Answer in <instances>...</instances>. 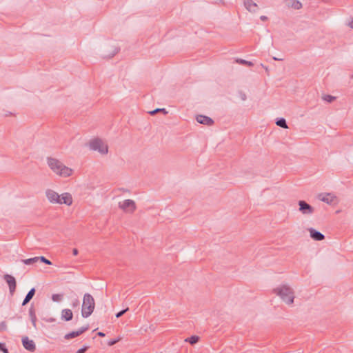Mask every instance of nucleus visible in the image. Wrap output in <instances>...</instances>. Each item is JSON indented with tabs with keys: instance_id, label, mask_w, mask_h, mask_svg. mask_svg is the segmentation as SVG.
Instances as JSON below:
<instances>
[{
	"instance_id": "nucleus-1",
	"label": "nucleus",
	"mask_w": 353,
	"mask_h": 353,
	"mask_svg": "<svg viewBox=\"0 0 353 353\" xmlns=\"http://www.w3.org/2000/svg\"><path fill=\"white\" fill-rule=\"evenodd\" d=\"M47 163L50 168L60 176L68 177L72 173L71 168L65 166L62 162L55 158L48 157Z\"/></svg>"
},
{
	"instance_id": "nucleus-2",
	"label": "nucleus",
	"mask_w": 353,
	"mask_h": 353,
	"mask_svg": "<svg viewBox=\"0 0 353 353\" xmlns=\"http://www.w3.org/2000/svg\"><path fill=\"white\" fill-rule=\"evenodd\" d=\"M273 292L286 304L291 305L294 303V291L290 286L287 285H282L274 289Z\"/></svg>"
},
{
	"instance_id": "nucleus-3",
	"label": "nucleus",
	"mask_w": 353,
	"mask_h": 353,
	"mask_svg": "<svg viewBox=\"0 0 353 353\" xmlns=\"http://www.w3.org/2000/svg\"><path fill=\"white\" fill-rule=\"evenodd\" d=\"M95 307V302L93 296L85 293L83 296L81 315L83 318H88L93 312Z\"/></svg>"
},
{
	"instance_id": "nucleus-4",
	"label": "nucleus",
	"mask_w": 353,
	"mask_h": 353,
	"mask_svg": "<svg viewBox=\"0 0 353 353\" xmlns=\"http://www.w3.org/2000/svg\"><path fill=\"white\" fill-rule=\"evenodd\" d=\"M89 146L92 150L98 151L103 154H107L108 152V146L103 145L102 141L99 138L91 140Z\"/></svg>"
},
{
	"instance_id": "nucleus-5",
	"label": "nucleus",
	"mask_w": 353,
	"mask_h": 353,
	"mask_svg": "<svg viewBox=\"0 0 353 353\" xmlns=\"http://www.w3.org/2000/svg\"><path fill=\"white\" fill-rule=\"evenodd\" d=\"M119 207L125 212L132 213L136 210V203L132 199H125L123 203H119Z\"/></svg>"
},
{
	"instance_id": "nucleus-6",
	"label": "nucleus",
	"mask_w": 353,
	"mask_h": 353,
	"mask_svg": "<svg viewBox=\"0 0 353 353\" xmlns=\"http://www.w3.org/2000/svg\"><path fill=\"white\" fill-rule=\"evenodd\" d=\"M299 206V210L305 215H310L314 212V208L304 200H300L298 202Z\"/></svg>"
},
{
	"instance_id": "nucleus-7",
	"label": "nucleus",
	"mask_w": 353,
	"mask_h": 353,
	"mask_svg": "<svg viewBox=\"0 0 353 353\" xmlns=\"http://www.w3.org/2000/svg\"><path fill=\"white\" fill-rule=\"evenodd\" d=\"M3 279L9 286V291L11 296H13L17 288V281L15 278L10 274H5Z\"/></svg>"
},
{
	"instance_id": "nucleus-8",
	"label": "nucleus",
	"mask_w": 353,
	"mask_h": 353,
	"mask_svg": "<svg viewBox=\"0 0 353 353\" xmlns=\"http://www.w3.org/2000/svg\"><path fill=\"white\" fill-rule=\"evenodd\" d=\"M46 194L50 202L61 203V196L55 191L48 189L46 190Z\"/></svg>"
},
{
	"instance_id": "nucleus-9",
	"label": "nucleus",
	"mask_w": 353,
	"mask_h": 353,
	"mask_svg": "<svg viewBox=\"0 0 353 353\" xmlns=\"http://www.w3.org/2000/svg\"><path fill=\"white\" fill-rule=\"evenodd\" d=\"M89 329V325H87L85 326H83L81 328H79L78 330L72 331L71 332H69L66 334L64 336L65 339L70 340L72 339H74L75 337H77L84 333L85 331H87Z\"/></svg>"
},
{
	"instance_id": "nucleus-10",
	"label": "nucleus",
	"mask_w": 353,
	"mask_h": 353,
	"mask_svg": "<svg viewBox=\"0 0 353 353\" xmlns=\"http://www.w3.org/2000/svg\"><path fill=\"white\" fill-rule=\"evenodd\" d=\"M22 344L23 347L31 352H34L36 350V345L33 340L30 339L28 336L22 338Z\"/></svg>"
},
{
	"instance_id": "nucleus-11",
	"label": "nucleus",
	"mask_w": 353,
	"mask_h": 353,
	"mask_svg": "<svg viewBox=\"0 0 353 353\" xmlns=\"http://www.w3.org/2000/svg\"><path fill=\"white\" fill-rule=\"evenodd\" d=\"M310 236L314 241H320L325 239V235L313 228H308Z\"/></svg>"
},
{
	"instance_id": "nucleus-12",
	"label": "nucleus",
	"mask_w": 353,
	"mask_h": 353,
	"mask_svg": "<svg viewBox=\"0 0 353 353\" xmlns=\"http://www.w3.org/2000/svg\"><path fill=\"white\" fill-rule=\"evenodd\" d=\"M196 121L199 123L207 125L208 126L212 125L214 123V121L210 117L205 115H198L196 117Z\"/></svg>"
},
{
	"instance_id": "nucleus-13",
	"label": "nucleus",
	"mask_w": 353,
	"mask_h": 353,
	"mask_svg": "<svg viewBox=\"0 0 353 353\" xmlns=\"http://www.w3.org/2000/svg\"><path fill=\"white\" fill-rule=\"evenodd\" d=\"M244 6L245 8L251 12H256L259 9V7L256 3L252 0H245L244 1Z\"/></svg>"
},
{
	"instance_id": "nucleus-14",
	"label": "nucleus",
	"mask_w": 353,
	"mask_h": 353,
	"mask_svg": "<svg viewBox=\"0 0 353 353\" xmlns=\"http://www.w3.org/2000/svg\"><path fill=\"white\" fill-rule=\"evenodd\" d=\"M60 196H61V203L60 204L64 203L67 205H70L72 203V198L70 193H68V192L63 193L61 195H60Z\"/></svg>"
},
{
	"instance_id": "nucleus-15",
	"label": "nucleus",
	"mask_w": 353,
	"mask_h": 353,
	"mask_svg": "<svg viewBox=\"0 0 353 353\" xmlns=\"http://www.w3.org/2000/svg\"><path fill=\"white\" fill-rule=\"evenodd\" d=\"M73 318V313L70 309H63L61 311V319L65 321H70Z\"/></svg>"
},
{
	"instance_id": "nucleus-16",
	"label": "nucleus",
	"mask_w": 353,
	"mask_h": 353,
	"mask_svg": "<svg viewBox=\"0 0 353 353\" xmlns=\"http://www.w3.org/2000/svg\"><path fill=\"white\" fill-rule=\"evenodd\" d=\"M286 5L289 8L299 10L302 8V3L298 0H286Z\"/></svg>"
},
{
	"instance_id": "nucleus-17",
	"label": "nucleus",
	"mask_w": 353,
	"mask_h": 353,
	"mask_svg": "<svg viewBox=\"0 0 353 353\" xmlns=\"http://www.w3.org/2000/svg\"><path fill=\"white\" fill-rule=\"evenodd\" d=\"M36 292L35 288H31L29 292L27 293L26 296H25V299H23L22 302V305H26L28 304L30 300L33 298Z\"/></svg>"
},
{
	"instance_id": "nucleus-18",
	"label": "nucleus",
	"mask_w": 353,
	"mask_h": 353,
	"mask_svg": "<svg viewBox=\"0 0 353 353\" xmlns=\"http://www.w3.org/2000/svg\"><path fill=\"white\" fill-rule=\"evenodd\" d=\"M319 199L327 204H330L333 202L335 196H332L331 194L327 193L325 195L320 194L319 196Z\"/></svg>"
},
{
	"instance_id": "nucleus-19",
	"label": "nucleus",
	"mask_w": 353,
	"mask_h": 353,
	"mask_svg": "<svg viewBox=\"0 0 353 353\" xmlns=\"http://www.w3.org/2000/svg\"><path fill=\"white\" fill-rule=\"evenodd\" d=\"M29 316H30L32 325L36 328L37 327V316H36V314H35V310L32 305L29 308Z\"/></svg>"
},
{
	"instance_id": "nucleus-20",
	"label": "nucleus",
	"mask_w": 353,
	"mask_h": 353,
	"mask_svg": "<svg viewBox=\"0 0 353 353\" xmlns=\"http://www.w3.org/2000/svg\"><path fill=\"white\" fill-rule=\"evenodd\" d=\"M276 124L282 128H288L286 120L283 117L277 118L276 119Z\"/></svg>"
},
{
	"instance_id": "nucleus-21",
	"label": "nucleus",
	"mask_w": 353,
	"mask_h": 353,
	"mask_svg": "<svg viewBox=\"0 0 353 353\" xmlns=\"http://www.w3.org/2000/svg\"><path fill=\"white\" fill-rule=\"evenodd\" d=\"M199 336L196 335H192L190 337L185 339V341L189 343L191 345H194L199 342Z\"/></svg>"
},
{
	"instance_id": "nucleus-22",
	"label": "nucleus",
	"mask_w": 353,
	"mask_h": 353,
	"mask_svg": "<svg viewBox=\"0 0 353 353\" xmlns=\"http://www.w3.org/2000/svg\"><path fill=\"white\" fill-rule=\"evenodd\" d=\"M21 262L23 264L28 265H33L35 263L38 262V256H35V257L30 258V259H23V260H21Z\"/></svg>"
},
{
	"instance_id": "nucleus-23",
	"label": "nucleus",
	"mask_w": 353,
	"mask_h": 353,
	"mask_svg": "<svg viewBox=\"0 0 353 353\" xmlns=\"http://www.w3.org/2000/svg\"><path fill=\"white\" fill-rule=\"evenodd\" d=\"M236 62L239 63V64H241V65H246V66H249V67H252V66L254 65V63L252 62L247 61V60H245V59H237L236 60Z\"/></svg>"
},
{
	"instance_id": "nucleus-24",
	"label": "nucleus",
	"mask_w": 353,
	"mask_h": 353,
	"mask_svg": "<svg viewBox=\"0 0 353 353\" xmlns=\"http://www.w3.org/2000/svg\"><path fill=\"white\" fill-rule=\"evenodd\" d=\"M157 112H162L163 114H168V111L165 108H156L154 110L150 111L148 113L150 115H154Z\"/></svg>"
},
{
	"instance_id": "nucleus-25",
	"label": "nucleus",
	"mask_w": 353,
	"mask_h": 353,
	"mask_svg": "<svg viewBox=\"0 0 353 353\" xmlns=\"http://www.w3.org/2000/svg\"><path fill=\"white\" fill-rule=\"evenodd\" d=\"M322 99L327 103H332L336 99V97L330 94H325L323 96Z\"/></svg>"
},
{
	"instance_id": "nucleus-26",
	"label": "nucleus",
	"mask_w": 353,
	"mask_h": 353,
	"mask_svg": "<svg viewBox=\"0 0 353 353\" xmlns=\"http://www.w3.org/2000/svg\"><path fill=\"white\" fill-rule=\"evenodd\" d=\"M63 295L60 294H54L52 296V300L54 302H59L62 300Z\"/></svg>"
},
{
	"instance_id": "nucleus-27",
	"label": "nucleus",
	"mask_w": 353,
	"mask_h": 353,
	"mask_svg": "<svg viewBox=\"0 0 353 353\" xmlns=\"http://www.w3.org/2000/svg\"><path fill=\"white\" fill-rule=\"evenodd\" d=\"M39 261L47 265L52 264V262L43 256H38V261Z\"/></svg>"
},
{
	"instance_id": "nucleus-28",
	"label": "nucleus",
	"mask_w": 353,
	"mask_h": 353,
	"mask_svg": "<svg viewBox=\"0 0 353 353\" xmlns=\"http://www.w3.org/2000/svg\"><path fill=\"white\" fill-rule=\"evenodd\" d=\"M0 351L3 353H9L8 348L6 347L5 343L0 342Z\"/></svg>"
},
{
	"instance_id": "nucleus-29",
	"label": "nucleus",
	"mask_w": 353,
	"mask_h": 353,
	"mask_svg": "<svg viewBox=\"0 0 353 353\" xmlns=\"http://www.w3.org/2000/svg\"><path fill=\"white\" fill-rule=\"evenodd\" d=\"M121 340V338L111 339L108 342L109 346H112Z\"/></svg>"
},
{
	"instance_id": "nucleus-30",
	"label": "nucleus",
	"mask_w": 353,
	"mask_h": 353,
	"mask_svg": "<svg viewBox=\"0 0 353 353\" xmlns=\"http://www.w3.org/2000/svg\"><path fill=\"white\" fill-rule=\"evenodd\" d=\"M129 310V308L127 307L125 309H123L122 310H121L120 312H117L116 314V317L117 318H120L121 316H122L127 311Z\"/></svg>"
},
{
	"instance_id": "nucleus-31",
	"label": "nucleus",
	"mask_w": 353,
	"mask_h": 353,
	"mask_svg": "<svg viewBox=\"0 0 353 353\" xmlns=\"http://www.w3.org/2000/svg\"><path fill=\"white\" fill-rule=\"evenodd\" d=\"M119 48H114L113 52L112 53L109 54L108 55L105 56V57H108V58H112L116 54H117L119 52Z\"/></svg>"
},
{
	"instance_id": "nucleus-32",
	"label": "nucleus",
	"mask_w": 353,
	"mask_h": 353,
	"mask_svg": "<svg viewBox=\"0 0 353 353\" xmlns=\"http://www.w3.org/2000/svg\"><path fill=\"white\" fill-rule=\"evenodd\" d=\"M239 94L242 101H245L247 99V96L243 91H239Z\"/></svg>"
},
{
	"instance_id": "nucleus-33",
	"label": "nucleus",
	"mask_w": 353,
	"mask_h": 353,
	"mask_svg": "<svg viewBox=\"0 0 353 353\" xmlns=\"http://www.w3.org/2000/svg\"><path fill=\"white\" fill-rule=\"evenodd\" d=\"M7 328L6 322L3 321L0 323V331H4Z\"/></svg>"
},
{
	"instance_id": "nucleus-34",
	"label": "nucleus",
	"mask_w": 353,
	"mask_h": 353,
	"mask_svg": "<svg viewBox=\"0 0 353 353\" xmlns=\"http://www.w3.org/2000/svg\"><path fill=\"white\" fill-rule=\"evenodd\" d=\"M88 349V346H83V347L79 349L76 353H85Z\"/></svg>"
},
{
	"instance_id": "nucleus-35",
	"label": "nucleus",
	"mask_w": 353,
	"mask_h": 353,
	"mask_svg": "<svg viewBox=\"0 0 353 353\" xmlns=\"http://www.w3.org/2000/svg\"><path fill=\"white\" fill-rule=\"evenodd\" d=\"M79 304H80V302L78 299L74 300L72 303L73 307H78L79 305Z\"/></svg>"
},
{
	"instance_id": "nucleus-36",
	"label": "nucleus",
	"mask_w": 353,
	"mask_h": 353,
	"mask_svg": "<svg viewBox=\"0 0 353 353\" xmlns=\"http://www.w3.org/2000/svg\"><path fill=\"white\" fill-rule=\"evenodd\" d=\"M78 253H79V251H78V250H77V248H74V249L72 250V254H73V255L77 256V255L78 254Z\"/></svg>"
},
{
	"instance_id": "nucleus-37",
	"label": "nucleus",
	"mask_w": 353,
	"mask_h": 353,
	"mask_svg": "<svg viewBox=\"0 0 353 353\" xmlns=\"http://www.w3.org/2000/svg\"><path fill=\"white\" fill-rule=\"evenodd\" d=\"M260 19L263 21H265L268 20V17L266 16L262 15L260 17Z\"/></svg>"
},
{
	"instance_id": "nucleus-38",
	"label": "nucleus",
	"mask_w": 353,
	"mask_h": 353,
	"mask_svg": "<svg viewBox=\"0 0 353 353\" xmlns=\"http://www.w3.org/2000/svg\"><path fill=\"white\" fill-rule=\"evenodd\" d=\"M97 335L100 337H104L105 336V334L103 332H99L97 333Z\"/></svg>"
},
{
	"instance_id": "nucleus-39",
	"label": "nucleus",
	"mask_w": 353,
	"mask_h": 353,
	"mask_svg": "<svg viewBox=\"0 0 353 353\" xmlns=\"http://www.w3.org/2000/svg\"><path fill=\"white\" fill-rule=\"evenodd\" d=\"M349 26L353 29V19L352 21L349 23Z\"/></svg>"
},
{
	"instance_id": "nucleus-40",
	"label": "nucleus",
	"mask_w": 353,
	"mask_h": 353,
	"mask_svg": "<svg viewBox=\"0 0 353 353\" xmlns=\"http://www.w3.org/2000/svg\"><path fill=\"white\" fill-rule=\"evenodd\" d=\"M54 321H55V319L53 318H50V319L48 320V321H49V322H54Z\"/></svg>"
},
{
	"instance_id": "nucleus-41",
	"label": "nucleus",
	"mask_w": 353,
	"mask_h": 353,
	"mask_svg": "<svg viewBox=\"0 0 353 353\" xmlns=\"http://www.w3.org/2000/svg\"><path fill=\"white\" fill-rule=\"evenodd\" d=\"M274 60H283L282 59H278L277 57H274L273 58Z\"/></svg>"
},
{
	"instance_id": "nucleus-42",
	"label": "nucleus",
	"mask_w": 353,
	"mask_h": 353,
	"mask_svg": "<svg viewBox=\"0 0 353 353\" xmlns=\"http://www.w3.org/2000/svg\"><path fill=\"white\" fill-rule=\"evenodd\" d=\"M122 191H123V192H129L128 190H125V189H123V188L122 189Z\"/></svg>"
}]
</instances>
